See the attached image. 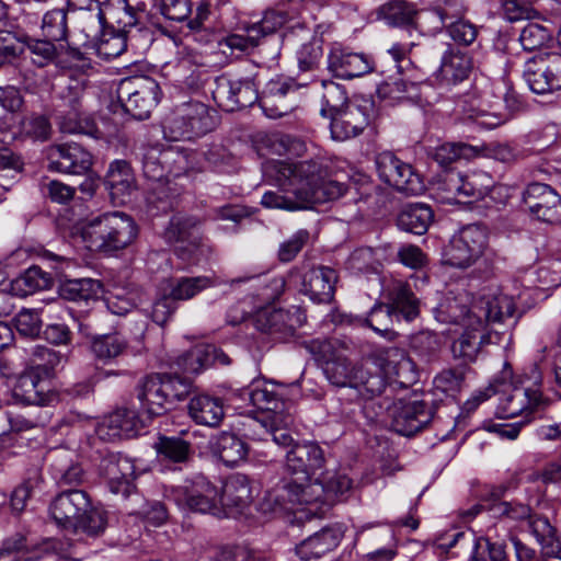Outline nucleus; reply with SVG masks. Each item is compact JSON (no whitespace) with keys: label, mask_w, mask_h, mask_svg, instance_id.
Listing matches in <instances>:
<instances>
[{"label":"nucleus","mask_w":561,"mask_h":561,"mask_svg":"<svg viewBox=\"0 0 561 561\" xmlns=\"http://www.w3.org/2000/svg\"><path fill=\"white\" fill-rule=\"evenodd\" d=\"M117 94L124 112L137 121H144L150 117L162 92L153 78L134 76L121 80Z\"/></svg>","instance_id":"obj_6"},{"label":"nucleus","mask_w":561,"mask_h":561,"mask_svg":"<svg viewBox=\"0 0 561 561\" xmlns=\"http://www.w3.org/2000/svg\"><path fill=\"white\" fill-rule=\"evenodd\" d=\"M277 180L280 186L286 182L294 188H304V196L310 199L311 206L316 204V164L312 160L299 161L296 163L278 162L276 165Z\"/></svg>","instance_id":"obj_21"},{"label":"nucleus","mask_w":561,"mask_h":561,"mask_svg":"<svg viewBox=\"0 0 561 561\" xmlns=\"http://www.w3.org/2000/svg\"><path fill=\"white\" fill-rule=\"evenodd\" d=\"M416 14L414 5L405 0H391L377 10L378 19L385 20L391 26H411Z\"/></svg>","instance_id":"obj_43"},{"label":"nucleus","mask_w":561,"mask_h":561,"mask_svg":"<svg viewBox=\"0 0 561 561\" xmlns=\"http://www.w3.org/2000/svg\"><path fill=\"white\" fill-rule=\"evenodd\" d=\"M213 286V282L207 276L196 277H178L170 279L169 295L172 299L178 301H184L194 298L203 290Z\"/></svg>","instance_id":"obj_47"},{"label":"nucleus","mask_w":561,"mask_h":561,"mask_svg":"<svg viewBox=\"0 0 561 561\" xmlns=\"http://www.w3.org/2000/svg\"><path fill=\"white\" fill-rule=\"evenodd\" d=\"M169 496L191 512L221 515L220 490L204 476H196L184 484L172 488Z\"/></svg>","instance_id":"obj_7"},{"label":"nucleus","mask_w":561,"mask_h":561,"mask_svg":"<svg viewBox=\"0 0 561 561\" xmlns=\"http://www.w3.org/2000/svg\"><path fill=\"white\" fill-rule=\"evenodd\" d=\"M99 470L101 476L110 482L124 477H133L134 465L127 457L110 453L101 459Z\"/></svg>","instance_id":"obj_52"},{"label":"nucleus","mask_w":561,"mask_h":561,"mask_svg":"<svg viewBox=\"0 0 561 561\" xmlns=\"http://www.w3.org/2000/svg\"><path fill=\"white\" fill-rule=\"evenodd\" d=\"M137 398L149 416H158L168 410L167 399L160 374L148 375L137 387Z\"/></svg>","instance_id":"obj_30"},{"label":"nucleus","mask_w":561,"mask_h":561,"mask_svg":"<svg viewBox=\"0 0 561 561\" xmlns=\"http://www.w3.org/2000/svg\"><path fill=\"white\" fill-rule=\"evenodd\" d=\"M551 38L550 31L537 23H528L519 35L520 45L527 51L542 48Z\"/></svg>","instance_id":"obj_60"},{"label":"nucleus","mask_w":561,"mask_h":561,"mask_svg":"<svg viewBox=\"0 0 561 561\" xmlns=\"http://www.w3.org/2000/svg\"><path fill=\"white\" fill-rule=\"evenodd\" d=\"M102 284L92 278H78L66 280L60 286V297L69 301H89L99 298Z\"/></svg>","instance_id":"obj_45"},{"label":"nucleus","mask_w":561,"mask_h":561,"mask_svg":"<svg viewBox=\"0 0 561 561\" xmlns=\"http://www.w3.org/2000/svg\"><path fill=\"white\" fill-rule=\"evenodd\" d=\"M377 94L382 100L409 101L419 103L422 100L421 84L403 79H389L377 87Z\"/></svg>","instance_id":"obj_37"},{"label":"nucleus","mask_w":561,"mask_h":561,"mask_svg":"<svg viewBox=\"0 0 561 561\" xmlns=\"http://www.w3.org/2000/svg\"><path fill=\"white\" fill-rule=\"evenodd\" d=\"M547 403L548 400L543 397L540 383L526 385L525 381L511 383V389L502 392L497 414L502 419H512L523 413L528 415Z\"/></svg>","instance_id":"obj_13"},{"label":"nucleus","mask_w":561,"mask_h":561,"mask_svg":"<svg viewBox=\"0 0 561 561\" xmlns=\"http://www.w3.org/2000/svg\"><path fill=\"white\" fill-rule=\"evenodd\" d=\"M298 85L293 84L288 80L272 79L270 80L262 95H259V104L264 114L270 118H278L294 108V103L287 101V95L295 92Z\"/></svg>","instance_id":"obj_24"},{"label":"nucleus","mask_w":561,"mask_h":561,"mask_svg":"<svg viewBox=\"0 0 561 561\" xmlns=\"http://www.w3.org/2000/svg\"><path fill=\"white\" fill-rule=\"evenodd\" d=\"M141 163L144 176L156 183L151 192L147 196V202L157 208V211L167 213L172 208V203L167 195V188L163 180L167 179V170L164 168L165 152L159 151L157 148H141Z\"/></svg>","instance_id":"obj_16"},{"label":"nucleus","mask_w":561,"mask_h":561,"mask_svg":"<svg viewBox=\"0 0 561 561\" xmlns=\"http://www.w3.org/2000/svg\"><path fill=\"white\" fill-rule=\"evenodd\" d=\"M295 199L277 192L268 191L262 196L261 204L266 208H279L285 210L313 209L310 199L304 196V188H293Z\"/></svg>","instance_id":"obj_48"},{"label":"nucleus","mask_w":561,"mask_h":561,"mask_svg":"<svg viewBox=\"0 0 561 561\" xmlns=\"http://www.w3.org/2000/svg\"><path fill=\"white\" fill-rule=\"evenodd\" d=\"M13 397L24 404L41 407L56 400V393L36 369H27L19 376L13 387Z\"/></svg>","instance_id":"obj_20"},{"label":"nucleus","mask_w":561,"mask_h":561,"mask_svg":"<svg viewBox=\"0 0 561 561\" xmlns=\"http://www.w3.org/2000/svg\"><path fill=\"white\" fill-rule=\"evenodd\" d=\"M377 110L375 103L368 99H362L346 104L339 114L327 121L324 127L335 141H345L355 138L375 121Z\"/></svg>","instance_id":"obj_9"},{"label":"nucleus","mask_w":561,"mask_h":561,"mask_svg":"<svg viewBox=\"0 0 561 561\" xmlns=\"http://www.w3.org/2000/svg\"><path fill=\"white\" fill-rule=\"evenodd\" d=\"M55 41L30 38L26 42L28 51L31 53L32 62L37 67H45L56 60L58 57Z\"/></svg>","instance_id":"obj_59"},{"label":"nucleus","mask_w":561,"mask_h":561,"mask_svg":"<svg viewBox=\"0 0 561 561\" xmlns=\"http://www.w3.org/2000/svg\"><path fill=\"white\" fill-rule=\"evenodd\" d=\"M20 136L34 140H47L50 136L51 126L48 118L41 114H31L21 119Z\"/></svg>","instance_id":"obj_58"},{"label":"nucleus","mask_w":561,"mask_h":561,"mask_svg":"<svg viewBox=\"0 0 561 561\" xmlns=\"http://www.w3.org/2000/svg\"><path fill=\"white\" fill-rule=\"evenodd\" d=\"M213 127L214 121L208 107L202 102L191 101L178 108L165 129L171 140H191L207 134Z\"/></svg>","instance_id":"obj_11"},{"label":"nucleus","mask_w":561,"mask_h":561,"mask_svg":"<svg viewBox=\"0 0 561 561\" xmlns=\"http://www.w3.org/2000/svg\"><path fill=\"white\" fill-rule=\"evenodd\" d=\"M138 234L139 227L134 218L121 211L105 213L92 218L82 231L90 249L110 255L130 247Z\"/></svg>","instance_id":"obj_5"},{"label":"nucleus","mask_w":561,"mask_h":561,"mask_svg":"<svg viewBox=\"0 0 561 561\" xmlns=\"http://www.w3.org/2000/svg\"><path fill=\"white\" fill-rule=\"evenodd\" d=\"M467 370L466 366L443 369L433 380L435 389L446 396L455 397L465 386Z\"/></svg>","instance_id":"obj_50"},{"label":"nucleus","mask_w":561,"mask_h":561,"mask_svg":"<svg viewBox=\"0 0 561 561\" xmlns=\"http://www.w3.org/2000/svg\"><path fill=\"white\" fill-rule=\"evenodd\" d=\"M479 156V148L463 142H447L435 149L433 159L447 168L459 159H471Z\"/></svg>","instance_id":"obj_49"},{"label":"nucleus","mask_w":561,"mask_h":561,"mask_svg":"<svg viewBox=\"0 0 561 561\" xmlns=\"http://www.w3.org/2000/svg\"><path fill=\"white\" fill-rule=\"evenodd\" d=\"M460 545L462 550L471 549V559L473 561L485 560L488 553L490 561H512L507 557L506 545L504 542L491 541L489 538H477L472 533L459 531L453 535V539L446 545L453 548Z\"/></svg>","instance_id":"obj_23"},{"label":"nucleus","mask_w":561,"mask_h":561,"mask_svg":"<svg viewBox=\"0 0 561 561\" xmlns=\"http://www.w3.org/2000/svg\"><path fill=\"white\" fill-rule=\"evenodd\" d=\"M61 359L62 355L59 352L45 345H35L30 350V360L33 365L30 369H36L41 375L49 376Z\"/></svg>","instance_id":"obj_54"},{"label":"nucleus","mask_w":561,"mask_h":561,"mask_svg":"<svg viewBox=\"0 0 561 561\" xmlns=\"http://www.w3.org/2000/svg\"><path fill=\"white\" fill-rule=\"evenodd\" d=\"M41 477L37 471L30 476L22 483L14 488L10 496V508L13 514H21L25 507L28 499L32 495L34 488L39 483Z\"/></svg>","instance_id":"obj_61"},{"label":"nucleus","mask_w":561,"mask_h":561,"mask_svg":"<svg viewBox=\"0 0 561 561\" xmlns=\"http://www.w3.org/2000/svg\"><path fill=\"white\" fill-rule=\"evenodd\" d=\"M104 184L113 199L124 202L126 196L137 188V181L130 163L126 160L111 162L105 175Z\"/></svg>","instance_id":"obj_29"},{"label":"nucleus","mask_w":561,"mask_h":561,"mask_svg":"<svg viewBox=\"0 0 561 561\" xmlns=\"http://www.w3.org/2000/svg\"><path fill=\"white\" fill-rule=\"evenodd\" d=\"M140 11L130 5L127 0H106L99 7V20L104 26L115 33L126 34L138 23Z\"/></svg>","instance_id":"obj_25"},{"label":"nucleus","mask_w":561,"mask_h":561,"mask_svg":"<svg viewBox=\"0 0 561 561\" xmlns=\"http://www.w3.org/2000/svg\"><path fill=\"white\" fill-rule=\"evenodd\" d=\"M47 158L49 170L72 175L88 174L93 164L92 154L76 142L51 146Z\"/></svg>","instance_id":"obj_18"},{"label":"nucleus","mask_w":561,"mask_h":561,"mask_svg":"<svg viewBox=\"0 0 561 561\" xmlns=\"http://www.w3.org/2000/svg\"><path fill=\"white\" fill-rule=\"evenodd\" d=\"M219 490L221 513L224 508L241 513L253 500L250 479L245 474H232Z\"/></svg>","instance_id":"obj_28"},{"label":"nucleus","mask_w":561,"mask_h":561,"mask_svg":"<svg viewBox=\"0 0 561 561\" xmlns=\"http://www.w3.org/2000/svg\"><path fill=\"white\" fill-rule=\"evenodd\" d=\"M523 380L514 379L513 368L508 362L503 364L502 370L494 377L493 381L479 394L473 398L476 404H479L493 394L502 393L503 390L511 389V383H520Z\"/></svg>","instance_id":"obj_57"},{"label":"nucleus","mask_w":561,"mask_h":561,"mask_svg":"<svg viewBox=\"0 0 561 561\" xmlns=\"http://www.w3.org/2000/svg\"><path fill=\"white\" fill-rule=\"evenodd\" d=\"M140 420L134 410L121 408L104 417L98 427L99 436L104 440L130 438L137 435Z\"/></svg>","instance_id":"obj_26"},{"label":"nucleus","mask_w":561,"mask_h":561,"mask_svg":"<svg viewBox=\"0 0 561 561\" xmlns=\"http://www.w3.org/2000/svg\"><path fill=\"white\" fill-rule=\"evenodd\" d=\"M436 405L424 399L393 403L390 409L391 428L399 435L412 437L426 430L434 421Z\"/></svg>","instance_id":"obj_10"},{"label":"nucleus","mask_w":561,"mask_h":561,"mask_svg":"<svg viewBox=\"0 0 561 561\" xmlns=\"http://www.w3.org/2000/svg\"><path fill=\"white\" fill-rule=\"evenodd\" d=\"M332 348L329 341L318 343V362L322 356V370L329 382L335 387H350L365 399L380 396L387 388V379L380 370L370 371L359 364L352 363L342 355L325 357Z\"/></svg>","instance_id":"obj_4"},{"label":"nucleus","mask_w":561,"mask_h":561,"mask_svg":"<svg viewBox=\"0 0 561 561\" xmlns=\"http://www.w3.org/2000/svg\"><path fill=\"white\" fill-rule=\"evenodd\" d=\"M249 400L259 410L255 423L260 425H291L293 415L275 385L254 382L248 390Z\"/></svg>","instance_id":"obj_12"},{"label":"nucleus","mask_w":561,"mask_h":561,"mask_svg":"<svg viewBox=\"0 0 561 561\" xmlns=\"http://www.w3.org/2000/svg\"><path fill=\"white\" fill-rule=\"evenodd\" d=\"M328 67L336 77L352 79L374 71L375 64L366 54L334 48L329 54Z\"/></svg>","instance_id":"obj_22"},{"label":"nucleus","mask_w":561,"mask_h":561,"mask_svg":"<svg viewBox=\"0 0 561 561\" xmlns=\"http://www.w3.org/2000/svg\"><path fill=\"white\" fill-rule=\"evenodd\" d=\"M491 323L482 322L481 324L465 325L463 332L451 344L453 357L465 364H471L484 352L486 345L500 344L503 333L488 330L486 327Z\"/></svg>","instance_id":"obj_15"},{"label":"nucleus","mask_w":561,"mask_h":561,"mask_svg":"<svg viewBox=\"0 0 561 561\" xmlns=\"http://www.w3.org/2000/svg\"><path fill=\"white\" fill-rule=\"evenodd\" d=\"M211 450L224 465L233 467L247 459L249 446L234 433L221 432L217 435Z\"/></svg>","instance_id":"obj_32"},{"label":"nucleus","mask_w":561,"mask_h":561,"mask_svg":"<svg viewBox=\"0 0 561 561\" xmlns=\"http://www.w3.org/2000/svg\"><path fill=\"white\" fill-rule=\"evenodd\" d=\"M188 415L198 425L217 427L225 417L224 402L218 397L198 394L187 405Z\"/></svg>","instance_id":"obj_31"},{"label":"nucleus","mask_w":561,"mask_h":561,"mask_svg":"<svg viewBox=\"0 0 561 561\" xmlns=\"http://www.w3.org/2000/svg\"><path fill=\"white\" fill-rule=\"evenodd\" d=\"M488 244L485 228L468 225L454 236L443 254L445 265L466 270L473 265L483 254Z\"/></svg>","instance_id":"obj_8"},{"label":"nucleus","mask_w":561,"mask_h":561,"mask_svg":"<svg viewBox=\"0 0 561 561\" xmlns=\"http://www.w3.org/2000/svg\"><path fill=\"white\" fill-rule=\"evenodd\" d=\"M11 290L18 297H26L38 290L50 287L51 277L38 266H31L23 274L11 282Z\"/></svg>","instance_id":"obj_41"},{"label":"nucleus","mask_w":561,"mask_h":561,"mask_svg":"<svg viewBox=\"0 0 561 561\" xmlns=\"http://www.w3.org/2000/svg\"><path fill=\"white\" fill-rule=\"evenodd\" d=\"M49 515L59 528L92 538L107 527V513L93 507L88 492L77 488L58 493L50 502Z\"/></svg>","instance_id":"obj_3"},{"label":"nucleus","mask_w":561,"mask_h":561,"mask_svg":"<svg viewBox=\"0 0 561 561\" xmlns=\"http://www.w3.org/2000/svg\"><path fill=\"white\" fill-rule=\"evenodd\" d=\"M434 219L432 208L422 203L408 204L397 217V225L401 230L414 234H424Z\"/></svg>","instance_id":"obj_33"},{"label":"nucleus","mask_w":561,"mask_h":561,"mask_svg":"<svg viewBox=\"0 0 561 561\" xmlns=\"http://www.w3.org/2000/svg\"><path fill=\"white\" fill-rule=\"evenodd\" d=\"M169 403L184 400L192 391V380L178 374H160Z\"/></svg>","instance_id":"obj_55"},{"label":"nucleus","mask_w":561,"mask_h":561,"mask_svg":"<svg viewBox=\"0 0 561 561\" xmlns=\"http://www.w3.org/2000/svg\"><path fill=\"white\" fill-rule=\"evenodd\" d=\"M472 70V59L465 53L449 50L442 60L440 77L447 84H456L468 79Z\"/></svg>","instance_id":"obj_35"},{"label":"nucleus","mask_w":561,"mask_h":561,"mask_svg":"<svg viewBox=\"0 0 561 561\" xmlns=\"http://www.w3.org/2000/svg\"><path fill=\"white\" fill-rule=\"evenodd\" d=\"M2 549L13 556H19L21 561H38L50 554L51 543L44 541L39 545H32L22 534H14L3 540Z\"/></svg>","instance_id":"obj_36"},{"label":"nucleus","mask_w":561,"mask_h":561,"mask_svg":"<svg viewBox=\"0 0 561 561\" xmlns=\"http://www.w3.org/2000/svg\"><path fill=\"white\" fill-rule=\"evenodd\" d=\"M389 311L382 302L376 304L368 312L364 322L381 336L392 340L397 336V333L390 325L392 324V318L396 316Z\"/></svg>","instance_id":"obj_53"},{"label":"nucleus","mask_w":561,"mask_h":561,"mask_svg":"<svg viewBox=\"0 0 561 561\" xmlns=\"http://www.w3.org/2000/svg\"><path fill=\"white\" fill-rule=\"evenodd\" d=\"M43 33L50 41L60 42L67 38V13L64 9L48 11L43 18Z\"/></svg>","instance_id":"obj_56"},{"label":"nucleus","mask_w":561,"mask_h":561,"mask_svg":"<svg viewBox=\"0 0 561 561\" xmlns=\"http://www.w3.org/2000/svg\"><path fill=\"white\" fill-rule=\"evenodd\" d=\"M405 170L402 169L399 174L396 191L405 195H419L424 192L425 184L422 176L413 169L410 163L405 162Z\"/></svg>","instance_id":"obj_64"},{"label":"nucleus","mask_w":561,"mask_h":561,"mask_svg":"<svg viewBox=\"0 0 561 561\" xmlns=\"http://www.w3.org/2000/svg\"><path fill=\"white\" fill-rule=\"evenodd\" d=\"M286 466L293 479L276 486L273 501L280 510L293 515V524L302 525L316 515L311 483L316 471V444H295L286 454Z\"/></svg>","instance_id":"obj_1"},{"label":"nucleus","mask_w":561,"mask_h":561,"mask_svg":"<svg viewBox=\"0 0 561 561\" xmlns=\"http://www.w3.org/2000/svg\"><path fill=\"white\" fill-rule=\"evenodd\" d=\"M56 117L61 133L83 134L93 138H99L101 135L94 119L87 115L84 111H56Z\"/></svg>","instance_id":"obj_39"},{"label":"nucleus","mask_w":561,"mask_h":561,"mask_svg":"<svg viewBox=\"0 0 561 561\" xmlns=\"http://www.w3.org/2000/svg\"><path fill=\"white\" fill-rule=\"evenodd\" d=\"M154 449L160 459L173 463H187L194 454L192 443L180 436L160 435Z\"/></svg>","instance_id":"obj_34"},{"label":"nucleus","mask_w":561,"mask_h":561,"mask_svg":"<svg viewBox=\"0 0 561 561\" xmlns=\"http://www.w3.org/2000/svg\"><path fill=\"white\" fill-rule=\"evenodd\" d=\"M128 342L118 333L93 335L91 350L96 358L111 362L127 353Z\"/></svg>","instance_id":"obj_46"},{"label":"nucleus","mask_w":561,"mask_h":561,"mask_svg":"<svg viewBox=\"0 0 561 561\" xmlns=\"http://www.w3.org/2000/svg\"><path fill=\"white\" fill-rule=\"evenodd\" d=\"M478 148L479 156L482 154L483 157L492 158L503 163H514L525 158L522 151L508 144L491 142Z\"/></svg>","instance_id":"obj_63"},{"label":"nucleus","mask_w":561,"mask_h":561,"mask_svg":"<svg viewBox=\"0 0 561 561\" xmlns=\"http://www.w3.org/2000/svg\"><path fill=\"white\" fill-rule=\"evenodd\" d=\"M385 298L386 302L382 304L397 319L402 317L407 321H412L420 314V300L407 282H393L386 289Z\"/></svg>","instance_id":"obj_27"},{"label":"nucleus","mask_w":561,"mask_h":561,"mask_svg":"<svg viewBox=\"0 0 561 561\" xmlns=\"http://www.w3.org/2000/svg\"><path fill=\"white\" fill-rule=\"evenodd\" d=\"M302 323L297 311L275 309L265 317L263 330L276 339H287L293 336L296 329Z\"/></svg>","instance_id":"obj_38"},{"label":"nucleus","mask_w":561,"mask_h":561,"mask_svg":"<svg viewBox=\"0 0 561 561\" xmlns=\"http://www.w3.org/2000/svg\"><path fill=\"white\" fill-rule=\"evenodd\" d=\"M523 202L537 219L561 224V196L548 184L530 183L523 193Z\"/></svg>","instance_id":"obj_17"},{"label":"nucleus","mask_w":561,"mask_h":561,"mask_svg":"<svg viewBox=\"0 0 561 561\" xmlns=\"http://www.w3.org/2000/svg\"><path fill=\"white\" fill-rule=\"evenodd\" d=\"M375 165L381 182L388 186L396 188L399 182V174L405 168V162L399 159L391 151H383L376 156Z\"/></svg>","instance_id":"obj_51"},{"label":"nucleus","mask_w":561,"mask_h":561,"mask_svg":"<svg viewBox=\"0 0 561 561\" xmlns=\"http://www.w3.org/2000/svg\"><path fill=\"white\" fill-rule=\"evenodd\" d=\"M524 78L534 93H552L545 54L536 55L526 61Z\"/></svg>","instance_id":"obj_40"},{"label":"nucleus","mask_w":561,"mask_h":561,"mask_svg":"<svg viewBox=\"0 0 561 561\" xmlns=\"http://www.w3.org/2000/svg\"><path fill=\"white\" fill-rule=\"evenodd\" d=\"M197 221L193 217L173 216L164 230V239L170 244H179L176 254L182 260H191L201 244L196 229Z\"/></svg>","instance_id":"obj_19"},{"label":"nucleus","mask_w":561,"mask_h":561,"mask_svg":"<svg viewBox=\"0 0 561 561\" xmlns=\"http://www.w3.org/2000/svg\"><path fill=\"white\" fill-rule=\"evenodd\" d=\"M174 365L179 370L185 374H198L207 368L204 345H196L182 355H180Z\"/></svg>","instance_id":"obj_62"},{"label":"nucleus","mask_w":561,"mask_h":561,"mask_svg":"<svg viewBox=\"0 0 561 561\" xmlns=\"http://www.w3.org/2000/svg\"><path fill=\"white\" fill-rule=\"evenodd\" d=\"M322 485L323 496H318V518L321 517L320 513H324L330 510L335 503L340 501V497L348 492L352 488V480L344 474H332L323 480H318V484Z\"/></svg>","instance_id":"obj_42"},{"label":"nucleus","mask_w":561,"mask_h":561,"mask_svg":"<svg viewBox=\"0 0 561 561\" xmlns=\"http://www.w3.org/2000/svg\"><path fill=\"white\" fill-rule=\"evenodd\" d=\"M515 313V302L506 295H483L472 298L467 291L448 294L435 308L443 323L474 325L482 322H504Z\"/></svg>","instance_id":"obj_2"},{"label":"nucleus","mask_w":561,"mask_h":561,"mask_svg":"<svg viewBox=\"0 0 561 561\" xmlns=\"http://www.w3.org/2000/svg\"><path fill=\"white\" fill-rule=\"evenodd\" d=\"M211 95L218 107L226 112L240 111L259 101L257 88L253 80H231L226 76L215 79Z\"/></svg>","instance_id":"obj_14"},{"label":"nucleus","mask_w":561,"mask_h":561,"mask_svg":"<svg viewBox=\"0 0 561 561\" xmlns=\"http://www.w3.org/2000/svg\"><path fill=\"white\" fill-rule=\"evenodd\" d=\"M321 89V119L324 125L327 121L331 119L334 115L339 114L343 108H345L347 103V95L345 89L333 82V81H322Z\"/></svg>","instance_id":"obj_44"}]
</instances>
